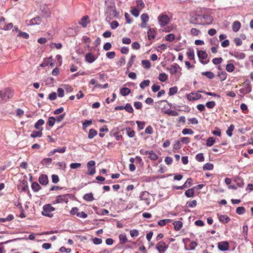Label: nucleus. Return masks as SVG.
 <instances>
[{
  "instance_id": "f257e3e1",
  "label": "nucleus",
  "mask_w": 253,
  "mask_h": 253,
  "mask_svg": "<svg viewBox=\"0 0 253 253\" xmlns=\"http://www.w3.org/2000/svg\"><path fill=\"white\" fill-rule=\"evenodd\" d=\"M212 22V18L209 15L195 14L191 15L190 23L193 24L206 25L210 24Z\"/></svg>"
},
{
  "instance_id": "f03ea898",
  "label": "nucleus",
  "mask_w": 253,
  "mask_h": 253,
  "mask_svg": "<svg viewBox=\"0 0 253 253\" xmlns=\"http://www.w3.org/2000/svg\"><path fill=\"white\" fill-rule=\"evenodd\" d=\"M106 19L111 20L114 17L118 18L119 17V13L116 11L115 5H109L106 8Z\"/></svg>"
},
{
  "instance_id": "7ed1b4c3",
  "label": "nucleus",
  "mask_w": 253,
  "mask_h": 253,
  "mask_svg": "<svg viewBox=\"0 0 253 253\" xmlns=\"http://www.w3.org/2000/svg\"><path fill=\"white\" fill-rule=\"evenodd\" d=\"M13 95V91L10 88H5L0 90V98L3 101L12 98Z\"/></svg>"
},
{
  "instance_id": "20e7f679",
  "label": "nucleus",
  "mask_w": 253,
  "mask_h": 253,
  "mask_svg": "<svg viewBox=\"0 0 253 253\" xmlns=\"http://www.w3.org/2000/svg\"><path fill=\"white\" fill-rule=\"evenodd\" d=\"M55 211V208L51 206L50 204H46L43 207V211L42 213L43 215L51 217L53 214L50 212Z\"/></svg>"
},
{
  "instance_id": "39448f33",
  "label": "nucleus",
  "mask_w": 253,
  "mask_h": 253,
  "mask_svg": "<svg viewBox=\"0 0 253 253\" xmlns=\"http://www.w3.org/2000/svg\"><path fill=\"white\" fill-rule=\"evenodd\" d=\"M71 197L70 194H65L62 195H59L56 197V199L53 201V204L62 203H67L69 198Z\"/></svg>"
},
{
  "instance_id": "423d86ee",
  "label": "nucleus",
  "mask_w": 253,
  "mask_h": 253,
  "mask_svg": "<svg viewBox=\"0 0 253 253\" xmlns=\"http://www.w3.org/2000/svg\"><path fill=\"white\" fill-rule=\"evenodd\" d=\"M197 55L199 58L200 60V62L204 65L207 64L209 63V60L208 61H203L202 60L206 59L208 57V54L204 50H199L197 52Z\"/></svg>"
},
{
  "instance_id": "0eeeda50",
  "label": "nucleus",
  "mask_w": 253,
  "mask_h": 253,
  "mask_svg": "<svg viewBox=\"0 0 253 253\" xmlns=\"http://www.w3.org/2000/svg\"><path fill=\"white\" fill-rule=\"evenodd\" d=\"M168 248V246L166 243L163 241L158 242L156 246V249L158 251L159 253H165Z\"/></svg>"
},
{
  "instance_id": "6e6552de",
  "label": "nucleus",
  "mask_w": 253,
  "mask_h": 253,
  "mask_svg": "<svg viewBox=\"0 0 253 253\" xmlns=\"http://www.w3.org/2000/svg\"><path fill=\"white\" fill-rule=\"evenodd\" d=\"M139 198L140 200L144 201L145 204L149 206L150 204V194L148 192L143 191L142 192L139 196Z\"/></svg>"
},
{
  "instance_id": "1a4fd4ad",
  "label": "nucleus",
  "mask_w": 253,
  "mask_h": 253,
  "mask_svg": "<svg viewBox=\"0 0 253 253\" xmlns=\"http://www.w3.org/2000/svg\"><path fill=\"white\" fill-rule=\"evenodd\" d=\"M158 19L159 23L162 27L167 25L169 22V17L165 14L160 15Z\"/></svg>"
},
{
  "instance_id": "9d476101",
  "label": "nucleus",
  "mask_w": 253,
  "mask_h": 253,
  "mask_svg": "<svg viewBox=\"0 0 253 253\" xmlns=\"http://www.w3.org/2000/svg\"><path fill=\"white\" fill-rule=\"evenodd\" d=\"M95 162L94 161H89L87 164V168L88 169V174L89 175H93L95 172Z\"/></svg>"
},
{
  "instance_id": "9b49d317",
  "label": "nucleus",
  "mask_w": 253,
  "mask_h": 253,
  "mask_svg": "<svg viewBox=\"0 0 253 253\" xmlns=\"http://www.w3.org/2000/svg\"><path fill=\"white\" fill-rule=\"evenodd\" d=\"M97 58V56H95L91 52L87 53L85 55V61L89 64L94 62Z\"/></svg>"
},
{
  "instance_id": "f8f14e48",
  "label": "nucleus",
  "mask_w": 253,
  "mask_h": 253,
  "mask_svg": "<svg viewBox=\"0 0 253 253\" xmlns=\"http://www.w3.org/2000/svg\"><path fill=\"white\" fill-rule=\"evenodd\" d=\"M217 247L221 251H226L229 250V244L227 241H222L218 243Z\"/></svg>"
},
{
  "instance_id": "ddd939ff",
  "label": "nucleus",
  "mask_w": 253,
  "mask_h": 253,
  "mask_svg": "<svg viewBox=\"0 0 253 253\" xmlns=\"http://www.w3.org/2000/svg\"><path fill=\"white\" fill-rule=\"evenodd\" d=\"M202 95L198 92H192L187 95V98L189 101H194L200 99Z\"/></svg>"
},
{
  "instance_id": "4468645a",
  "label": "nucleus",
  "mask_w": 253,
  "mask_h": 253,
  "mask_svg": "<svg viewBox=\"0 0 253 253\" xmlns=\"http://www.w3.org/2000/svg\"><path fill=\"white\" fill-rule=\"evenodd\" d=\"M192 183V179L191 178H188L186 181L183 184L182 186H174L173 188L176 190L183 189L191 186Z\"/></svg>"
},
{
  "instance_id": "2eb2a0df",
  "label": "nucleus",
  "mask_w": 253,
  "mask_h": 253,
  "mask_svg": "<svg viewBox=\"0 0 253 253\" xmlns=\"http://www.w3.org/2000/svg\"><path fill=\"white\" fill-rule=\"evenodd\" d=\"M90 21L88 16L85 15L80 20V25H81L83 28H85L89 24H90Z\"/></svg>"
},
{
  "instance_id": "dca6fc26",
  "label": "nucleus",
  "mask_w": 253,
  "mask_h": 253,
  "mask_svg": "<svg viewBox=\"0 0 253 253\" xmlns=\"http://www.w3.org/2000/svg\"><path fill=\"white\" fill-rule=\"evenodd\" d=\"M180 68L179 66L177 64H174L170 67L167 68L168 70L171 75L175 74L177 73L178 69Z\"/></svg>"
},
{
  "instance_id": "f3484780",
  "label": "nucleus",
  "mask_w": 253,
  "mask_h": 253,
  "mask_svg": "<svg viewBox=\"0 0 253 253\" xmlns=\"http://www.w3.org/2000/svg\"><path fill=\"white\" fill-rule=\"evenodd\" d=\"M39 182L42 185H46L48 182L47 176L45 174H41L39 178Z\"/></svg>"
},
{
  "instance_id": "a211bd4d",
  "label": "nucleus",
  "mask_w": 253,
  "mask_h": 253,
  "mask_svg": "<svg viewBox=\"0 0 253 253\" xmlns=\"http://www.w3.org/2000/svg\"><path fill=\"white\" fill-rule=\"evenodd\" d=\"M230 55L239 59H243L245 58V54L239 51H234L230 53Z\"/></svg>"
},
{
  "instance_id": "6ab92c4d",
  "label": "nucleus",
  "mask_w": 253,
  "mask_h": 253,
  "mask_svg": "<svg viewBox=\"0 0 253 253\" xmlns=\"http://www.w3.org/2000/svg\"><path fill=\"white\" fill-rule=\"evenodd\" d=\"M44 124V121L43 119L39 120L35 124V128L38 130H42V126Z\"/></svg>"
},
{
  "instance_id": "aec40b11",
  "label": "nucleus",
  "mask_w": 253,
  "mask_h": 253,
  "mask_svg": "<svg viewBox=\"0 0 253 253\" xmlns=\"http://www.w3.org/2000/svg\"><path fill=\"white\" fill-rule=\"evenodd\" d=\"M218 217L219 220L221 222L223 223H228L230 220V218L228 216H227L226 215L218 214Z\"/></svg>"
},
{
  "instance_id": "412c9836",
  "label": "nucleus",
  "mask_w": 253,
  "mask_h": 253,
  "mask_svg": "<svg viewBox=\"0 0 253 253\" xmlns=\"http://www.w3.org/2000/svg\"><path fill=\"white\" fill-rule=\"evenodd\" d=\"M119 238L120 240V244L121 245H123L128 242V240L126 234L125 233L120 234L119 236Z\"/></svg>"
},
{
  "instance_id": "4be33fe9",
  "label": "nucleus",
  "mask_w": 253,
  "mask_h": 253,
  "mask_svg": "<svg viewBox=\"0 0 253 253\" xmlns=\"http://www.w3.org/2000/svg\"><path fill=\"white\" fill-rule=\"evenodd\" d=\"M241 28V23L238 21H235L232 24V30L235 32H238Z\"/></svg>"
},
{
  "instance_id": "5701e85b",
  "label": "nucleus",
  "mask_w": 253,
  "mask_h": 253,
  "mask_svg": "<svg viewBox=\"0 0 253 253\" xmlns=\"http://www.w3.org/2000/svg\"><path fill=\"white\" fill-rule=\"evenodd\" d=\"M149 40H151L155 38V32L153 29L150 28L147 31Z\"/></svg>"
},
{
  "instance_id": "b1692460",
  "label": "nucleus",
  "mask_w": 253,
  "mask_h": 253,
  "mask_svg": "<svg viewBox=\"0 0 253 253\" xmlns=\"http://www.w3.org/2000/svg\"><path fill=\"white\" fill-rule=\"evenodd\" d=\"M42 130L36 131L34 130L32 131L30 135V136L32 138L41 137L42 136Z\"/></svg>"
},
{
  "instance_id": "393cba45",
  "label": "nucleus",
  "mask_w": 253,
  "mask_h": 253,
  "mask_svg": "<svg viewBox=\"0 0 253 253\" xmlns=\"http://www.w3.org/2000/svg\"><path fill=\"white\" fill-rule=\"evenodd\" d=\"M41 17L38 16L31 20L30 25H39L41 23Z\"/></svg>"
},
{
  "instance_id": "a878e982",
  "label": "nucleus",
  "mask_w": 253,
  "mask_h": 253,
  "mask_svg": "<svg viewBox=\"0 0 253 253\" xmlns=\"http://www.w3.org/2000/svg\"><path fill=\"white\" fill-rule=\"evenodd\" d=\"M185 196L188 198H192L194 196V188H190L185 192Z\"/></svg>"
},
{
  "instance_id": "bb28decb",
  "label": "nucleus",
  "mask_w": 253,
  "mask_h": 253,
  "mask_svg": "<svg viewBox=\"0 0 253 253\" xmlns=\"http://www.w3.org/2000/svg\"><path fill=\"white\" fill-rule=\"evenodd\" d=\"M201 74L209 79H212L214 77V74L211 71L203 72Z\"/></svg>"
},
{
  "instance_id": "cd10ccee",
  "label": "nucleus",
  "mask_w": 253,
  "mask_h": 253,
  "mask_svg": "<svg viewBox=\"0 0 253 253\" xmlns=\"http://www.w3.org/2000/svg\"><path fill=\"white\" fill-rule=\"evenodd\" d=\"M97 134V131L91 128L89 130L88 134V138L89 139H92L94 137H95Z\"/></svg>"
},
{
  "instance_id": "c85d7f7f",
  "label": "nucleus",
  "mask_w": 253,
  "mask_h": 253,
  "mask_svg": "<svg viewBox=\"0 0 253 253\" xmlns=\"http://www.w3.org/2000/svg\"><path fill=\"white\" fill-rule=\"evenodd\" d=\"M130 92V89L127 87H123L120 90V93L123 96H126Z\"/></svg>"
},
{
  "instance_id": "c756f323",
  "label": "nucleus",
  "mask_w": 253,
  "mask_h": 253,
  "mask_svg": "<svg viewBox=\"0 0 253 253\" xmlns=\"http://www.w3.org/2000/svg\"><path fill=\"white\" fill-rule=\"evenodd\" d=\"M32 189L35 192H38L41 188V187L38 183L37 182H34L32 183L31 185Z\"/></svg>"
},
{
  "instance_id": "7c9ffc66",
  "label": "nucleus",
  "mask_w": 253,
  "mask_h": 253,
  "mask_svg": "<svg viewBox=\"0 0 253 253\" xmlns=\"http://www.w3.org/2000/svg\"><path fill=\"white\" fill-rule=\"evenodd\" d=\"M83 198L84 200L88 202L92 201L94 200V198L92 193L85 194Z\"/></svg>"
},
{
  "instance_id": "2f4dec72",
  "label": "nucleus",
  "mask_w": 253,
  "mask_h": 253,
  "mask_svg": "<svg viewBox=\"0 0 253 253\" xmlns=\"http://www.w3.org/2000/svg\"><path fill=\"white\" fill-rule=\"evenodd\" d=\"M149 153V158L153 161H155L158 159V155L152 150L150 151Z\"/></svg>"
},
{
  "instance_id": "473e14b6",
  "label": "nucleus",
  "mask_w": 253,
  "mask_h": 253,
  "mask_svg": "<svg viewBox=\"0 0 253 253\" xmlns=\"http://www.w3.org/2000/svg\"><path fill=\"white\" fill-rule=\"evenodd\" d=\"M127 135L130 138H132L135 135V132L130 127H128L126 129Z\"/></svg>"
},
{
  "instance_id": "72a5a7b5",
  "label": "nucleus",
  "mask_w": 253,
  "mask_h": 253,
  "mask_svg": "<svg viewBox=\"0 0 253 253\" xmlns=\"http://www.w3.org/2000/svg\"><path fill=\"white\" fill-rule=\"evenodd\" d=\"M137 8L140 10H142L145 7V4L142 0H136L135 1Z\"/></svg>"
},
{
  "instance_id": "f704fd0d",
  "label": "nucleus",
  "mask_w": 253,
  "mask_h": 253,
  "mask_svg": "<svg viewBox=\"0 0 253 253\" xmlns=\"http://www.w3.org/2000/svg\"><path fill=\"white\" fill-rule=\"evenodd\" d=\"M92 124V121L91 120H85L83 123V129L84 130H86V128L90 126Z\"/></svg>"
},
{
  "instance_id": "c9c22d12",
  "label": "nucleus",
  "mask_w": 253,
  "mask_h": 253,
  "mask_svg": "<svg viewBox=\"0 0 253 253\" xmlns=\"http://www.w3.org/2000/svg\"><path fill=\"white\" fill-rule=\"evenodd\" d=\"M170 222L171 220L169 219H164L159 220L158 222V224L160 226H164Z\"/></svg>"
},
{
  "instance_id": "e433bc0d",
  "label": "nucleus",
  "mask_w": 253,
  "mask_h": 253,
  "mask_svg": "<svg viewBox=\"0 0 253 253\" xmlns=\"http://www.w3.org/2000/svg\"><path fill=\"white\" fill-rule=\"evenodd\" d=\"M173 224L176 230H179L182 226V223L180 221H174Z\"/></svg>"
},
{
  "instance_id": "4c0bfd02",
  "label": "nucleus",
  "mask_w": 253,
  "mask_h": 253,
  "mask_svg": "<svg viewBox=\"0 0 253 253\" xmlns=\"http://www.w3.org/2000/svg\"><path fill=\"white\" fill-rule=\"evenodd\" d=\"M140 10L137 8H132L130 10V13L132 15L137 17L139 16Z\"/></svg>"
},
{
  "instance_id": "58836bf2",
  "label": "nucleus",
  "mask_w": 253,
  "mask_h": 253,
  "mask_svg": "<svg viewBox=\"0 0 253 253\" xmlns=\"http://www.w3.org/2000/svg\"><path fill=\"white\" fill-rule=\"evenodd\" d=\"M150 82L149 80H145L143 81L139 84L140 88L142 89L145 88V87L149 85Z\"/></svg>"
},
{
  "instance_id": "ea45409f",
  "label": "nucleus",
  "mask_w": 253,
  "mask_h": 253,
  "mask_svg": "<svg viewBox=\"0 0 253 253\" xmlns=\"http://www.w3.org/2000/svg\"><path fill=\"white\" fill-rule=\"evenodd\" d=\"M165 113L170 116H177L178 115V113L176 111L170 109L167 110L165 112Z\"/></svg>"
},
{
  "instance_id": "a19ab883",
  "label": "nucleus",
  "mask_w": 253,
  "mask_h": 253,
  "mask_svg": "<svg viewBox=\"0 0 253 253\" xmlns=\"http://www.w3.org/2000/svg\"><path fill=\"white\" fill-rule=\"evenodd\" d=\"M158 79L161 82H166L168 79V75L165 73H161L159 75Z\"/></svg>"
},
{
  "instance_id": "79ce46f5",
  "label": "nucleus",
  "mask_w": 253,
  "mask_h": 253,
  "mask_svg": "<svg viewBox=\"0 0 253 253\" xmlns=\"http://www.w3.org/2000/svg\"><path fill=\"white\" fill-rule=\"evenodd\" d=\"M178 88L176 86H173L170 87L169 89V96L173 95L176 94L177 92Z\"/></svg>"
},
{
  "instance_id": "37998d69",
  "label": "nucleus",
  "mask_w": 253,
  "mask_h": 253,
  "mask_svg": "<svg viewBox=\"0 0 253 253\" xmlns=\"http://www.w3.org/2000/svg\"><path fill=\"white\" fill-rule=\"evenodd\" d=\"M136 56L135 55H132L130 57V58L129 59V61L127 63V70H129V68L132 66L134 59L135 58Z\"/></svg>"
},
{
  "instance_id": "c03bdc74",
  "label": "nucleus",
  "mask_w": 253,
  "mask_h": 253,
  "mask_svg": "<svg viewBox=\"0 0 253 253\" xmlns=\"http://www.w3.org/2000/svg\"><path fill=\"white\" fill-rule=\"evenodd\" d=\"M195 159L197 161L200 162H204L205 160L204 155L202 153L197 154L195 156Z\"/></svg>"
},
{
  "instance_id": "a18cd8bd",
  "label": "nucleus",
  "mask_w": 253,
  "mask_h": 253,
  "mask_svg": "<svg viewBox=\"0 0 253 253\" xmlns=\"http://www.w3.org/2000/svg\"><path fill=\"white\" fill-rule=\"evenodd\" d=\"M203 168L205 170H212L213 169V165L211 163H207L204 165Z\"/></svg>"
},
{
  "instance_id": "49530a36",
  "label": "nucleus",
  "mask_w": 253,
  "mask_h": 253,
  "mask_svg": "<svg viewBox=\"0 0 253 253\" xmlns=\"http://www.w3.org/2000/svg\"><path fill=\"white\" fill-rule=\"evenodd\" d=\"M124 109L129 113L133 112V109L130 104L127 103L124 107Z\"/></svg>"
},
{
  "instance_id": "de8ad7c7",
  "label": "nucleus",
  "mask_w": 253,
  "mask_h": 253,
  "mask_svg": "<svg viewBox=\"0 0 253 253\" xmlns=\"http://www.w3.org/2000/svg\"><path fill=\"white\" fill-rule=\"evenodd\" d=\"M225 69L227 72H232L234 70L235 67L233 64L228 63L226 65Z\"/></svg>"
},
{
  "instance_id": "09e8293b",
  "label": "nucleus",
  "mask_w": 253,
  "mask_h": 253,
  "mask_svg": "<svg viewBox=\"0 0 253 253\" xmlns=\"http://www.w3.org/2000/svg\"><path fill=\"white\" fill-rule=\"evenodd\" d=\"M234 129V126L233 125H231L228 128V129L226 130L227 135L231 137L232 135V132Z\"/></svg>"
},
{
  "instance_id": "8fccbe9b",
  "label": "nucleus",
  "mask_w": 253,
  "mask_h": 253,
  "mask_svg": "<svg viewBox=\"0 0 253 253\" xmlns=\"http://www.w3.org/2000/svg\"><path fill=\"white\" fill-rule=\"evenodd\" d=\"M141 64L146 69H149L151 67V66L150 62L149 60H142L141 61Z\"/></svg>"
},
{
  "instance_id": "3c124183",
  "label": "nucleus",
  "mask_w": 253,
  "mask_h": 253,
  "mask_svg": "<svg viewBox=\"0 0 253 253\" xmlns=\"http://www.w3.org/2000/svg\"><path fill=\"white\" fill-rule=\"evenodd\" d=\"M55 122V118L53 117H50L48 119L47 124L50 126H53Z\"/></svg>"
},
{
  "instance_id": "603ef678",
  "label": "nucleus",
  "mask_w": 253,
  "mask_h": 253,
  "mask_svg": "<svg viewBox=\"0 0 253 253\" xmlns=\"http://www.w3.org/2000/svg\"><path fill=\"white\" fill-rule=\"evenodd\" d=\"M187 55L190 60L194 59V52L193 49H189L187 52Z\"/></svg>"
},
{
  "instance_id": "864d4df0",
  "label": "nucleus",
  "mask_w": 253,
  "mask_h": 253,
  "mask_svg": "<svg viewBox=\"0 0 253 253\" xmlns=\"http://www.w3.org/2000/svg\"><path fill=\"white\" fill-rule=\"evenodd\" d=\"M214 142L215 139L214 138L211 137L207 139L206 144L208 146H211L214 144Z\"/></svg>"
},
{
  "instance_id": "5fc2aeb1",
  "label": "nucleus",
  "mask_w": 253,
  "mask_h": 253,
  "mask_svg": "<svg viewBox=\"0 0 253 253\" xmlns=\"http://www.w3.org/2000/svg\"><path fill=\"white\" fill-rule=\"evenodd\" d=\"M215 104H216L214 101H211L207 102L206 103L205 106L209 109H212L215 107Z\"/></svg>"
},
{
  "instance_id": "6e6d98bb",
  "label": "nucleus",
  "mask_w": 253,
  "mask_h": 253,
  "mask_svg": "<svg viewBox=\"0 0 253 253\" xmlns=\"http://www.w3.org/2000/svg\"><path fill=\"white\" fill-rule=\"evenodd\" d=\"M236 212L238 214H243L245 212V209L243 207H239L236 209Z\"/></svg>"
},
{
  "instance_id": "4d7b16f0",
  "label": "nucleus",
  "mask_w": 253,
  "mask_h": 253,
  "mask_svg": "<svg viewBox=\"0 0 253 253\" xmlns=\"http://www.w3.org/2000/svg\"><path fill=\"white\" fill-rule=\"evenodd\" d=\"M200 33V31L196 28H192L190 30V34L194 36H198Z\"/></svg>"
},
{
  "instance_id": "13d9d810",
  "label": "nucleus",
  "mask_w": 253,
  "mask_h": 253,
  "mask_svg": "<svg viewBox=\"0 0 253 253\" xmlns=\"http://www.w3.org/2000/svg\"><path fill=\"white\" fill-rule=\"evenodd\" d=\"M182 133L183 135L187 134H193L194 133V131L190 128H184L182 131Z\"/></svg>"
},
{
  "instance_id": "bf43d9fd",
  "label": "nucleus",
  "mask_w": 253,
  "mask_h": 253,
  "mask_svg": "<svg viewBox=\"0 0 253 253\" xmlns=\"http://www.w3.org/2000/svg\"><path fill=\"white\" fill-rule=\"evenodd\" d=\"M52 162V159L50 158H44L43 159L42 161L41 162V163L43 165H47L50 164H51Z\"/></svg>"
},
{
  "instance_id": "052dcab7",
  "label": "nucleus",
  "mask_w": 253,
  "mask_h": 253,
  "mask_svg": "<svg viewBox=\"0 0 253 253\" xmlns=\"http://www.w3.org/2000/svg\"><path fill=\"white\" fill-rule=\"evenodd\" d=\"M62 46V45L61 43H54V42H52L51 43V44H50V47L51 48H56V49H60Z\"/></svg>"
},
{
  "instance_id": "680f3d73",
  "label": "nucleus",
  "mask_w": 253,
  "mask_h": 253,
  "mask_svg": "<svg viewBox=\"0 0 253 253\" xmlns=\"http://www.w3.org/2000/svg\"><path fill=\"white\" fill-rule=\"evenodd\" d=\"M13 27V24L12 23H8L7 24H5L1 28V29H2L3 30H8L11 29Z\"/></svg>"
},
{
  "instance_id": "e2e57ef3",
  "label": "nucleus",
  "mask_w": 253,
  "mask_h": 253,
  "mask_svg": "<svg viewBox=\"0 0 253 253\" xmlns=\"http://www.w3.org/2000/svg\"><path fill=\"white\" fill-rule=\"evenodd\" d=\"M175 39V36L173 34H169L167 35L165 37L166 41L169 42H172Z\"/></svg>"
},
{
  "instance_id": "0e129e2a",
  "label": "nucleus",
  "mask_w": 253,
  "mask_h": 253,
  "mask_svg": "<svg viewBox=\"0 0 253 253\" xmlns=\"http://www.w3.org/2000/svg\"><path fill=\"white\" fill-rule=\"evenodd\" d=\"M106 55L108 58L112 59L115 58L116 53L114 51H109L106 53Z\"/></svg>"
},
{
  "instance_id": "69168bd1",
  "label": "nucleus",
  "mask_w": 253,
  "mask_h": 253,
  "mask_svg": "<svg viewBox=\"0 0 253 253\" xmlns=\"http://www.w3.org/2000/svg\"><path fill=\"white\" fill-rule=\"evenodd\" d=\"M65 115H66L65 113H64L57 116L55 118V121H56L57 123H60L64 119Z\"/></svg>"
},
{
  "instance_id": "338daca9",
  "label": "nucleus",
  "mask_w": 253,
  "mask_h": 253,
  "mask_svg": "<svg viewBox=\"0 0 253 253\" xmlns=\"http://www.w3.org/2000/svg\"><path fill=\"white\" fill-rule=\"evenodd\" d=\"M222 61V58L221 57L213 58L212 62L214 65H218L220 64Z\"/></svg>"
},
{
  "instance_id": "774afa93",
  "label": "nucleus",
  "mask_w": 253,
  "mask_h": 253,
  "mask_svg": "<svg viewBox=\"0 0 253 253\" xmlns=\"http://www.w3.org/2000/svg\"><path fill=\"white\" fill-rule=\"evenodd\" d=\"M117 65L121 67L126 64V60L124 57H122L117 63Z\"/></svg>"
}]
</instances>
